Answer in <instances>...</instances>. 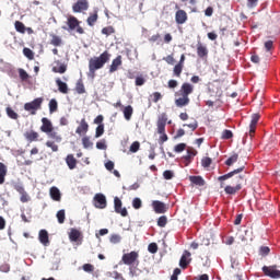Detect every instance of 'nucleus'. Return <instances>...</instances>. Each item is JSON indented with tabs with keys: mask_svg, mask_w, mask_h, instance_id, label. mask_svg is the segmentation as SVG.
I'll return each instance as SVG.
<instances>
[{
	"mask_svg": "<svg viewBox=\"0 0 280 280\" xmlns=\"http://www.w3.org/2000/svg\"><path fill=\"white\" fill-rule=\"evenodd\" d=\"M194 93V85L191 83L185 82L182 84L179 92L175 95H180L182 97L175 100V106L183 108L184 106H189V95Z\"/></svg>",
	"mask_w": 280,
	"mask_h": 280,
	"instance_id": "1",
	"label": "nucleus"
},
{
	"mask_svg": "<svg viewBox=\"0 0 280 280\" xmlns=\"http://www.w3.org/2000/svg\"><path fill=\"white\" fill-rule=\"evenodd\" d=\"M110 60V55L108 54V50H105L103 54H101L98 57L91 58L89 60V71L95 77V71H98V69H103L104 65Z\"/></svg>",
	"mask_w": 280,
	"mask_h": 280,
	"instance_id": "2",
	"label": "nucleus"
},
{
	"mask_svg": "<svg viewBox=\"0 0 280 280\" xmlns=\"http://www.w3.org/2000/svg\"><path fill=\"white\" fill-rule=\"evenodd\" d=\"M242 183H244V176L238 175L235 176L234 178H232V185H228L224 188L225 194H228V196H235V194H237V191L242 190Z\"/></svg>",
	"mask_w": 280,
	"mask_h": 280,
	"instance_id": "3",
	"label": "nucleus"
},
{
	"mask_svg": "<svg viewBox=\"0 0 280 280\" xmlns=\"http://www.w3.org/2000/svg\"><path fill=\"white\" fill-rule=\"evenodd\" d=\"M43 102H45L43 97L34 98L32 102L24 104V110L30 113V115H36V113L43 108Z\"/></svg>",
	"mask_w": 280,
	"mask_h": 280,
	"instance_id": "4",
	"label": "nucleus"
},
{
	"mask_svg": "<svg viewBox=\"0 0 280 280\" xmlns=\"http://www.w3.org/2000/svg\"><path fill=\"white\" fill-rule=\"evenodd\" d=\"M67 25L71 32H73V30H77V34H84V28L80 26V21L78 20V18L69 15L67 20Z\"/></svg>",
	"mask_w": 280,
	"mask_h": 280,
	"instance_id": "5",
	"label": "nucleus"
},
{
	"mask_svg": "<svg viewBox=\"0 0 280 280\" xmlns=\"http://www.w3.org/2000/svg\"><path fill=\"white\" fill-rule=\"evenodd\" d=\"M139 253L137 252H130L127 254H124L121 257V261L122 264H125V266H132L135 264H139Z\"/></svg>",
	"mask_w": 280,
	"mask_h": 280,
	"instance_id": "6",
	"label": "nucleus"
},
{
	"mask_svg": "<svg viewBox=\"0 0 280 280\" xmlns=\"http://www.w3.org/2000/svg\"><path fill=\"white\" fill-rule=\"evenodd\" d=\"M262 272L266 277H270V279H280V270L277 269V265L264 266Z\"/></svg>",
	"mask_w": 280,
	"mask_h": 280,
	"instance_id": "7",
	"label": "nucleus"
},
{
	"mask_svg": "<svg viewBox=\"0 0 280 280\" xmlns=\"http://www.w3.org/2000/svg\"><path fill=\"white\" fill-rule=\"evenodd\" d=\"M175 9L177 10L175 13V21L177 25H183L187 23V12L185 10H182L178 4L175 5Z\"/></svg>",
	"mask_w": 280,
	"mask_h": 280,
	"instance_id": "8",
	"label": "nucleus"
},
{
	"mask_svg": "<svg viewBox=\"0 0 280 280\" xmlns=\"http://www.w3.org/2000/svg\"><path fill=\"white\" fill-rule=\"evenodd\" d=\"M185 54H183L179 61L174 66L173 75H175V78H180V75L183 74V69H185Z\"/></svg>",
	"mask_w": 280,
	"mask_h": 280,
	"instance_id": "9",
	"label": "nucleus"
},
{
	"mask_svg": "<svg viewBox=\"0 0 280 280\" xmlns=\"http://www.w3.org/2000/svg\"><path fill=\"white\" fill-rule=\"evenodd\" d=\"M86 10H89V0H78L72 5V11L74 13L86 12Z\"/></svg>",
	"mask_w": 280,
	"mask_h": 280,
	"instance_id": "10",
	"label": "nucleus"
},
{
	"mask_svg": "<svg viewBox=\"0 0 280 280\" xmlns=\"http://www.w3.org/2000/svg\"><path fill=\"white\" fill-rule=\"evenodd\" d=\"M245 166H241L225 175L219 176L218 180L221 183V188L224 187V180H229V178H233L235 174H240L241 172H244Z\"/></svg>",
	"mask_w": 280,
	"mask_h": 280,
	"instance_id": "11",
	"label": "nucleus"
},
{
	"mask_svg": "<svg viewBox=\"0 0 280 280\" xmlns=\"http://www.w3.org/2000/svg\"><path fill=\"white\" fill-rule=\"evenodd\" d=\"M121 199L119 197H115L114 199V209L116 213H119L122 218L128 217V210L126 208H121Z\"/></svg>",
	"mask_w": 280,
	"mask_h": 280,
	"instance_id": "12",
	"label": "nucleus"
},
{
	"mask_svg": "<svg viewBox=\"0 0 280 280\" xmlns=\"http://www.w3.org/2000/svg\"><path fill=\"white\" fill-rule=\"evenodd\" d=\"M13 188L15 189V191H18V194H20L21 202H30V195H27V191H25V188L23 187V185L15 184Z\"/></svg>",
	"mask_w": 280,
	"mask_h": 280,
	"instance_id": "13",
	"label": "nucleus"
},
{
	"mask_svg": "<svg viewBox=\"0 0 280 280\" xmlns=\"http://www.w3.org/2000/svg\"><path fill=\"white\" fill-rule=\"evenodd\" d=\"M197 56H198V58H201L202 60L207 59L209 56V49L201 42L197 43Z\"/></svg>",
	"mask_w": 280,
	"mask_h": 280,
	"instance_id": "14",
	"label": "nucleus"
},
{
	"mask_svg": "<svg viewBox=\"0 0 280 280\" xmlns=\"http://www.w3.org/2000/svg\"><path fill=\"white\" fill-rule=\"evenodd\" d=\"M94 207H96V209H106V196L96 194L94 196Z\"/></svg>",
	"mask_w": 280,
	"mask_h": 280,
	"instance_id": "15",
	"label": "nucleus"
},
{
	"mask_svg": "<svg viewBox=\"0 0 280 280\" xmlns=\"http://www.w3.org/2000/svg\"><path fill=\"white\" fill-rule=\"evenodd\" d=\"M189 264H191V253H189V250H185L179 259V266L185 270Z\"/></svg>",
	"mask_w": 280,
	"mask_h": 280,
	"instance_id": "16",
	"label": "nucleus"
},
{
	"mask_svg": "<svg viewBox=\"0 0 280 280\" xmlns=\"http://www.w3.org/2000/svg\"><path fill=\"white\" fill-rule=\"evenodd\" d=\"M261 116L259 114H253L252 115V121L249 125V137H255V130H257V124H259V118Z\"/></svg>",
	"mask_w": 280,
	"mask_h": 280,
	"instance_id": "17",
	"label": "nucleus"
},
{
	"mask_svg": "<svg viewBox=\"0 0 280 280\" xmlns=\"http://www.w3.org/2000/svg\"><path fill=\"white\" fill-rule=\"evenodd\" d=\"M158 132H165V126H167V114L162 113L158 118Z\"/></svg>",
	"mask_w": 280,
	"mask_h": 280,
	"instance_id": "18",
	"label": "nucleus"
},
{
	"mask_svg": "<svg viewBox=\"0 0 280 280\" xmlns=\"http://www.w3.org/2000/svg\"><path fill=\"white\" fill-rule=\"evenodd\" d=\"M51 130H54V124H51V120L47 117L42 118L40 131L47 135L48 132H51Z\"/></svg>",
	"mask_w": 280,
	"mask_h": 280,
	"instance_id": "19",
	"label": "nucleus"
},
{
	"mask_svg": "<svg viewBox=\"0 0 280 280\" xmlns=\"http://www.w3.org/2000/svg\"><path fill=\"white\" fill-rule=\"evenodd\" d=\"M38 137H40V135L35 130H28L24 132V139H26L28 143L38 141Z\"/></svg>",
	"mask_w": 280,
	"mask_h": 280,
	"instance_id": "20",
	"label": "nucleus"
},
{
	"mask_svg": "<svg viewBox=\"0 0 280 280\" xmlns=\"http://www.w3.org/2000/svg\"><path fill=\"white\" fill-rule=\"evenodd\" d=\"M152 207L156 213H166L167 212V206L165 203H163L162 201L154 200L152 202Z\"/></svg>",
	"mask_w": 280,
	"mask_h": 280,
	"instance_id": "21",
	"label": "nucleus"
},
{
	"mask_svg": "<svg viewBox=\"0 0 280 280\" xmlns=\"http://www.w3.org/2000/svg\"><path fill=\"white\" fill-rule=\"evenodd\" d=\"M55 65H57V66L52 67L54 73H61V74L67 73V65L60 62V60H56Z\"/></svg>",
	"mask_w": 280,
	"mask_h": 280,
	"instance_id": "22",
	"label": "nucleus"
},
{
	"mask_svg": "<svg viewBox=\"0 0 280 280\" xmlns=\"http://www.w3.org/2000/svg\"><path fill=\"white\" fill-rule=\"evenodd\" d=\"M50 198L56 202H60V200H62V195L60 194V189H58V187L52 186L50 188Z\"/></svg>",
	"mask_w": 280,
	"mask_h": 280,
	"instance_id": "23",
	"label": "nucleus"
},
{
	"mask_svg": "<svg viewBox=\"0 0 280 280\" xmlns=\"http://www.w3.org/2000/svg\"><path fill=\"white\" fill-rule=\"evenodd\" d=\"M77 135H86L89 132V122L86 119H81L80 126L75 130Z\"/></svg>",
	"mask_w": 280,
	"mask_h": 280,
	"instance_id": "24",
	"label": "nucleus"
},
{
	"mask_svg": "<svg viewBox=\"0 0 280 280\" xmlns=\"http://www.w3.org/2000/svg\"><path fill=\"white\" fill-rule=\"evenodd\" d=\"M121 67V55L117 56L109 67V73H115Z\"/></svg>",
	"mask_w": 280,
	"mask_h": 280,
	"instance_id": "25",
	"label": "nucleus"
},
{
	"mask_svg": "<svg viewBox=\"0 0 280 280\" xmlns=\"http://www.w3.org/2000/svg\"><path fill=\"white\" fill-rule=\"evenodd\" d=\"M133 113H135V108H132L131 105H127L122 107V115L126 121H130L132 119Z\"/></svg>",
	"mask_w": 280,
	"mask_h": 280,
	"instance_id": "26",
	"label": "nucleus"
},
{
	"mask_svg": "<svg viewBox=\"0 0 280 280\" xmlns=\"http://www.w3.org/2000/svg\"><path fill=\"white\" fill-rule=\"evenodd\" d=\"M189 180L192 185H196L197 187H205L206 182L205 178H202V176H189Z\"/></svg>",
	"mask_w": 280,
	"mask_h": 280,
	"instance_id": "27",
	"label": "nucleus"
},
{
	"mask_svg": "<svg viewBox=\"0 0 280 280\" xmlns=\"http://www.w3.org/2000/svg\"><path fill=\"white\" fill-rule=\"evenodd\" d=\"M66 163L69 170H75V167H78V160L73 156V154L67 155Z\"/></svg>",
	"mask_w": 280,
	"mask_h": 280,
	"instance_id": "28",
	"label": "nucleus"
},
{
	"mask_svg": "<svg viewBox=\"0 0 280 280\" xmlns=\"http://www.w3.org/2000/svg\"><path fill=\"white\" fill-rule=\"evenodd\" d=\"M56 84L58 86L59 93H62L63 95H67L69 93V85H67L66 82H62L60 79H56Z\"/></svg>",
	"mask_w": 280,
	"mask_h": 280,
	"instance_id": "29",
	"label": "nucleus"
},
{
	"mask_svg": "<svg viewBox=\"0 0 280 280\" xmlns=\"http://www.w3.org/2000/svg\"><path fill=\"white\" fill-rule=\"evenodd\" d=\"M196 154H198V151H196V149H194L191 147H188L187 153H186V155H184V161L191 163V159H194V156H196Z\"/></svg>",
	"mask_w": 280,
	"mask_h": 280,
	"instance_id": "30",
	"label": "nucleus"
},
{
	"mask_svg": "<svg viewBox=\"0 0 280 280\" xmlns=\"http://www.w3.org/2000/svg\"><path fill=\"white\" fill-rule=\"evenodd\" d=\"M82 237V233L79 230L71 229L69 233L70 242H78Z\"/></svg>",
	"mask_w": 280,
	"mask_h": 280,
	"instance_id": "31",
	"label": "nucleus"
},
{
	"mask_svg": "<svg viewBox=\"0 0 280 280\" xmlns=\"http://www.w3.org/2000/svg\"><path fill=\"white\" fill-rule=\"evenodd\" d=\"M39 242L40 244H44V246H47L49 243V233H47L46 230L39 231Z\"/></svg>",
	"mask_w": 280,
	"mask_h": 280,
	"instance_id": "32",
	"label": "nucleus"
},
{
	"mask_svg": "<svg viewBox=\"0 0 280 280\" xmlns=\"http://www.w3.org/2000/svg\"><path fill=\"white\" fill-rule=\"evenodd\" d=\"M50 45L54 47H60L62 45V37L56 34H50Z\"/></svg>",
	"mask_w": 280,
	"mask_h": 280,
	"instance_id": "33",
	"label": "nucleus"
},
{
	"mask_svg": "<svg viewBox=\"0 0 280 280\" xmlns=\"http://www.w3.org/2000/svg\"><path fill=\"white\" fill-rule=\"evenodd\" d=\"M272 49H275V43L272 40L265 42V50L267 58H270L272 56Z\"/></svg>",
	"mask_w": 280,
	"mask_h": 280,
	"instance_id": "34",
	"label": "nucleus"
},
{
	"mask_svg": "<svg viewBox=\"0 0 280 280\" xmlns=\"http://www.w3.org/2000/svg\"><path fill=\"white\" fill-rule=\"evenodd\" d=\"M75 92L79 95H82L84 93H86V89L84 88V81H82V79H79L75 83Z\"/></svg>",
	"mask_w": 280,
	"mask_h": 280,
	"instance_id": "35",
	"label": "nucleus"
},
{
	"mask_svg": "<svg viewBox=\"0 0 280 280\" xmlns=\"http://www.w3.org/2000/svg\"><path fill=\"white\" fill-rule=\"evenodd\" d=\"M97 19H100V15H97V11L93 14H90V16L86 20L88 25H90V27H93V25L97 23Z\"/></svg>",
	"mask_w": 280,
	"mask_h": 280,
	"instance_id": "36",
	"label": "nucleus"
},
{
	"mask_svg": "<svg viewBox=\"0 0 280 280\" xmlns=\"http://www.w3.org/2000/svg\"><path fill=\"white\" fill-rule=\"evenodd\" d=\"M49 139H54L57 143H60L62 141V137L58 135V132L51 130V132L46 133Z\"/></svg>",
	"mask_w": 280,
	"mask_h": 280,
	"instance_id": "37",
	"label": "nucleus"
},
{
	"mask_svg": "<svg viewBox=\"0 0 280 280\" xmlns=\"http://www.w3.org/2000/svg\"><path fill=\"white\" fill-rule=\"evenodd\" d=\"M18 73H19L20 79L22 80V82H27V80H30V74L23 68H20L18 70Z\"/></svg>",
	"mask_w": 280,
	"mask_h": 280,
	"instance_id": "38",
	"label": "nucleus"
},
{
	"mask_svg": "<svg viewBox=\"0 0 280 280\" xmlns=\"http://www.w3.org/2000/svg\"><path fill=\"white\" fill-rule=\"evenodd\" d=\"M49 113H56L58 110V101H56V98H51L49 101Z\"/></svg>",
	"mask_w": 280,
	"mask_h": 280,
	"instance_id": "39",
	"label": "nucleus"
},
{
	"mask_svg": "<svg viewBox=\"0 0 280 280\" xmlns=\"http://www.w3.org/2000/svg\"><path fill=\"white\" fill-rule=\"evenodd\" d=\"M237 159H240V155L237 153H234L232 156H230L225 161V165H228V167H231V165H233V163H237Z\"/></svg>",
	"mask_w": 280,
	"mask_h": 280,
	"instance_id": "40",
	"label": "nucleus"
},
{
	"mask_svg": "<svg viewBox=\"0 0 280 280\" xmlns=\"http://www.w3.org/2000/svg\"><path fill=\"white\" fill-rule=\"evenodd\" d=\"M14 26L16 32H19L20 34H25V24H23V22L15 21Z\"/></svg>",
	"mask_w": 280,
	"mask_h": 280,
	"instance_id": "41",
	"label": "nucleus"
},
{
	"mask_svg": "<svg viewBox=\"0 0 280 280\" xmlns=\"http://www.w3.org/2000/svg\"><path fill=\"white\" fill-rule=\"evenodd\" d=\"M7 115L10 119H19V114L12 109V107H7Z\"/></svg>",
	"mask_w": 280,
	"mask_h": 280,
	"instance_id": "42",
	"label": "nucleus"
},
{
	"mask_svg": "<svg viewBox=\"0 0 280 280\" xmlns=\"http://www.w3.org/2000/svg\"><path fill=\"white\" fill-rule=\"evenodd\" d=\"M101 32L102 34H104V36H110L112 34H115V27L113 26L103 27Z\"/></svg>",
	"mask_w": 280,
	"mask_h": 280,
	"instance_id": "43",
	"label": "nucleus"
},
{
	"mask_svg": "<svg viewBox=\"0 0 280 280\" xmlns=\"http://www.w3.org/2000/svg\"><path fill=\"white\" fill-rule=\"evenodd\" d=\"M221 139H223V140L233 139V131H231L229 129H224L222 131Z\"/></svg>",
	"mask_w": 280,
	"mask_h": 280,
	"instance_id": "44",
	"label": "nucleus"
},
{
	"mask_svg": "<svg viewBox=\"0 0 280 280\" xmlns=\"http://www.w3.org/2000/svg\"><path fill=\"white\" fill-rule=\"evenodd\" d=\"M211 163H213V160L209 156H205L201 159V165L203 167H211Z\"/></svg>",
	"mask_w": 280,
	"mask_h": 280,
	"instance_id": "45",
	"label": "nucleus"
},
{
	"mask_svg": "<svg viewBox=\"0 0 280 280\" xmlns=\"http://www.w3.org/2000/svg\"><path fill=\"white\" fill-rule=\"evenodd\" d=\"M57 220L59 222V224H65V220H66V214H65V210H59L57 212Z\"/></svg>",
	"mask_w": 280,
	"mask_h": 280,
	"instance_id": "46",
	"label": "nucleus"
},
{
	"mask_svg": "<svg viewBox=\"0 0 280 280\" xmlns=\"http://www.w3.org/2000/svg\"><path fill=\"white\" fill-rule=\"evenodd\" d=\"M167 225V217L162 215L158 219V226H160L161 229H164V226Z\"/></svg>",
	"mask_w": 280,
	"mask_h": 280,
	"instance_id": "47",
	"label": "nucleus"
},
{
	"mask_svg": "<svg viewBox=\"0 0 280 280\" xmlns=\"http://www.w3.org/2000/svg\"><path fill=\"white\" fill-rule=\"evenodd\" d=\"M152 98V102L156 104L159 101L163 100V95L160 92H154L153 94L150 95Z\"/></svg>",
	"mask_w": 280,
	"mask_h": 280,
	"instance_id": "48",
	"label": "nucleus"
},
{
	"mask_svg": "<svg viewBox=\"0 0 280 280\" xmlns=\"http://www.w3.org/2000/svg\"><path fill=\"white\" fill-rule=\"evenodd\" d=\"M23 54L28 60H34V51L30 48H23Z\"/></svg>",
	"mask_w": 280,
	"mask_h": 280,
	"instance_id": "49",
	"label": "nucleus"
},
{
	"mask_svg": "<svg viewBox=\"0 0 280 280\" xmlns=\"http://www.w3.org/2000/svg\"><path fill=\"white\" fill-rule=\"evenodd\" d=\"M148 250L149 253H151L152 255H155V253H159V245H156V243H151L148 246Z\"/></svg>",
	"mask_w": 280,
	"mask_h": 280,
	"instance_id": "50",
	"label": "nucleus"
},
{
	"mask_svg": "<svg viewBox=\"0 0 280 280\" xmlns=\"http://www.w3.org/2000/svg\"><path fill=\"white\" fill-rule=\"evenodd\" d=\"M82 143H83V148L85 149L93 148V143L89 137H83Z\"/></svg>",
	"mask_w": 280,
	"mask_h": 280,
	"instance_id": "51",
	"label": "nucleus"
},
{
	"mask_svg": "<svg viewBox=\"0 0 280 280\" xmlns=\"http://www.w3.org/2000/svg\"><path fill=\"white\" fill-rule=\"evenodd\" d=\"M141 148V143H139V141H135L132 142V144L130 145V152L136 153L139 152V149Z\"/></svg>",
	"mask_w": 280,
	"mask_h": 280,
	"instance_id": "52",
	"label": "nucleus"
},
{
	"mask_svg": "<svg viewBox=\"0 0 280 280\" xmlns=\"http://www.w3.org/2000/svg\"><path fill=\"white\" fill-rule=\"evenodd\" d=\"M112 244H119L121 242V236L119 234H113L109 238Z\"/></svg>",
	"mask_w": 280,
	"mask_h": 280,
	"instance_id": "53",
	"label": "nucleus"
},
{
	"mask_svg": "<svg viewBox=\"0 0 280 280\" xmlns=\"http://www.w3.org/2000/svg\"><path fill=\"white\" fill-rule=\"evenodd\" d=\"M102 135H104V125H98L96 127L95 138L100 139V137H102Z\"/></svg>",
	"mask_w": 280,
	"mask_h": 280,
	"instance_id": "54",
	"label": "nucleus"
},
{
	"mask_svg": "<svg viewBox=\"0 0 280 280\" xmlns=\"http://www.w3.org/2000/svg\"><path fill=\"white\" fill-rule=\"evenodd\" d=\"M84 272H94L95 271V266H93L92 264H84L82 266Z\"/></svg>",
	"mask_w": 280,
	"mask_h": 280,
	"instance_id": "55",
	"label": "nucleus"
},
{
	"mask_svg": "<svg viewBox=\"0 0 280 280\" xmlns=\"http://www.w3.org/2000/svg\"><path fill=\"white\" fill-rule=\"evenodd\" d=\"M186 148H187L186 143H178L177 145H175L174 150L175 152L180 153V152H185Z\"/></svg>",
	"mask_w": 280,
	"mask_h": 280,
	"instance_id": "56",
	"label": "nucleus"
},
{
	"mask_svg": "<svg viewBox=\"0 0 280 280\" xmlns=\"http://www.w3.org/2000/svg\"><path fill=\"white\" fill-rule=\"evenodd\" d=\"M158 135H161L160 139H159V143L161 145H163L165 143V141H167V139H168L167 133H165V131H163V132H158Z\"/></svg>",
	"mask_w": 280,
	"mask_h": 280,
	"instance_id": "57",
	"label": "nucleus"
},
{
	"mask_svg": "<svg viewBox=\"0 0 280 280\" xmlns=\"http://www.w3.org/2000/svg\"><path fill=\"white\" fill-rule=\"evenodd\" d=\"M132 207H133V209H141V207H142V201H141V199L136 197V198L132 200Z\"/></svg>",
	"mask_w": 280,
	"mask_h": 280,
	"instance_id": "58",
	"label": "nucleus"
},
{
	"mask_svg": "<svg viewBox=\"0 0 280 280\" xmlns=\"http://www.w3.org/2000/svg\"><path fill=\"white\" fill-rule=\"evenodd\" d=\"M46 147L50 148L52 152H58V144H56L54 141H47Z\"/></svg>",
	"mask_w": 280,
	"mask_h": 280,
	"instance_id": "59",
	"label": "nucleus"
},
{
	"mask_svg": "<svg viewBox=\"0 0 280 280\" xmlns=\"http://www.w3.org/2000/svg\"><path fill=\"white\" fill-rule=\"evenodd\" d=\"M163 60L167 65H174V62H176V59H174V55H168L166 57H163Z\"/></svg>",
	"mask_w": 280,
	"mask_h": 280,
	"instance_id": "60",
	"label": "nucleus"
},
{
	"mask_svg": "<svg viewBox=\"0 0 280 280\" xmlns=\"http://www.w3.org/2000/svg\"><path fill=\"white\" fill-rule=\"evenodd\" d=\"M163 176L165 180H172L174 178V172L173 171H164Z\"/></svg>",
	"mask_w": 280,
	"mask_h": 280,
	"instance_id": "61",
	"label": "nucleus"
},
{
	"mask_svg": "<svg viewBox=\"0 0 280 280\" xmlns=\"http://www.w3.org/2000/svg\"><path fill=\"white\" fill-rule=\"evenodd\" d=\"M167 86H168V89H176L178 86V81L171 79L167 82Z\"/></svg>",
	"mask_w": 280,
	"mask_h": 280,
	"instance_id": "62",
	"label": "nucleus"
},
{
	"mask_svg": "<svg viewBox=\"0 0 280 280\" xmlns=\"http://www.w3.org/2000/svg\"><path fill=\"white\" fill-rule=\"evenodd\" d=\"M145 84V79L143 77L136 78V86H143Z\"/></svg>",
	"mask_w": 280,
	"mask_h": 280,
	"instance_id": "63",
	"label": "nucleus"
},
{
	"mask_svg": "<svg viewBox=\"0 0 280 280\" xmlns=\"http://www.w3.org/2000/svg\"><path fill=\"white\" fill-rule=\"evenodd\" d=\"M269 253H270V247L268 246L260 247V255H262L264 257H266V255H269Z\"/></svg>",
	"mask_w": 280,
	"mask_h": 280,
	"instance_id": "64",
	"label": "nucleus"
}]
</instances>
